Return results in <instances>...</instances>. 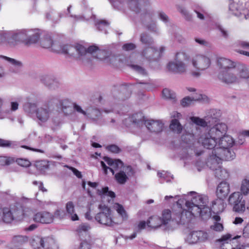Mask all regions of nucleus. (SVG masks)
I'll return each mask as SVG.
<instances>
[{"mask_svg":"<svg viewBox=\"0 0 249 249\" xmlns=\"http://www.w3.org/2000/svg\"><path fill=\"white\" fill-rule=\"evenodd\" d=\"M190 194L194 196L190 201L188 200L185 203L187 210H183L174 216L175 222L177 224H184L195 216L199 215L204 219L211 216V209L208 206V197L195 192H191Z\"/></svg>","mask_w":249,"mask_h":249,"instance_id":"nucleus-1","label":"nucleus"},{"mask_svg":"<svg viewBox=\"0 0 249 249\" xmlns=\"http://www.w3.org/2000/svg\"><path fill=\"white\" fill-rule=\"evenodd\" d=\"M228 127L224 123H219L214 125L210 129H207L203 132L198 140L196 141L194 135L190 133H186L181 136L182 141L188 144L189 147H194L198 143L207 149H212L217 147V138L227 132Z\"/></svg>","mask_w":249,"mask_h":249,"instance_id":"nucleus-2","label":"nucleus"},{"mask_svg":"<svg viewBox=\"0 0 249 249\" xmlns=\"http://www.w3.org/2000/svg\"><path fill=\"white\" fill-rule=\"evenodd\" d=\"M142 114L136 113L125 118L123 123L126 126L130 127L131 131L134 133L139 132L143 124L151 132L158 133L162 130L163 124L160 121L147 120L144 122Z\"/></svg>","mask_w":249,"mask_h":249,"instance_id":"nucleus-3","label":"nucleus"},{"mask_svg":"<svg viewBox=\"0 0 249 249\" xmlns=\"http://www.w3.org/2000/svg\"><path fill=\"white\" fill-rule=\"evenodd\" d=\"M234 141L231 136L223 134L217 138V147L212 151L209 158L213 160H231L234 159L235 153L231 150Z\"/></svg>","mask_w":249,"mask_h":249,"instance_id":"nucleus-4","label":"nucleus"},{"mask_svg":"<svg viewBox=\"0 0 249 249\" xmlns=\"http://www.w3.org/2000/svg\"><path fill=\"white\" fill-rule=\"evenodd\" d=\"M58 51L62 53H68L70 55L77 56L78 57L82 56L87 53H93L97 52V58L102 60H105L107 58V52L105 51L99 50L98 48L95 46H90L87 50L83 45L79 44H76L74 46L64 45Z\"/></svg>","mask_w":249,"mask_h":249,"instance_id":"nucleus-5","label":"nucleus"},{"mask_svg":"<svg viewBox=\"0 0 249 249\" xmlns=\"http://www.w3.org/2000/svg\"><path fill=\"white\" fill-rule=\"evenodd\" d=\"M191 62L195 70L192 71L190 74L195 78L200 76L201 72L209 69L212 65L210 57L208 54L201 53H194L191 56Z\"/></svg>","mask_w":249,"mask_h":249,"instance_id":"nucleus-6","label":"nucleus"},{"mask_svg":"<svg viewBox=\"0 0 249 249\" xmlns=\"http://www.w3.org/2000/svg\"><path fill=\"white\" fill-rule=\"evenodd\" d=\"M99 209L100 212L95 216V220L100 224L107 226H112L118 224L113 219L110 209L105 205H100Z\"/></svg>","mask_w":249,"mask_h":249,"instance_id":"nucleus-7","label":"nucleus"},{"mask_svg":"<svg viewBox=\"0 0 249 249\" xmlns=\"http://www.w3.org/2000/svg\"><path fill=\"white\" fill-rule=\"evenodd\" d=\"M241 236H236L232 237L230 234H226L222 235L220 238L216 241L217 246L220 249H249V245H238L234 246V240L240 238Z\"/></svg>","mask_w":249,"mask_h":249,"instance_id":"nucleus-8","label":"nucleus"},{"mask_svg":"<svg viewBox=\"0 0 249 249\" xmlns=\"http://www.w3.org/2000/svg\"><path fill=\"white\" fill-rule=\"evenodd\" d=\"M187 59V55L183 52L177 53L175 61L170 62L167 65V68L169 71L176 72L182 73L186 71L187 66L182 60Z\"/></svg>","mask_w":249,"mask_h":249,"instance_id":"nucleus-9","label":"nucleus"},{"mask_svg":"<svg viewBox=\"0 0 249 249\" xmlns=\"http://www.w3.org/2000/svg\"><path fill=\"white\" fill-rule=\"evenodd\" d=\"M220 116V113L215 109H212L204 119L197 117H192L190 119L193 123L197 125L205 127L208 125H211L216 123Z\"/></svg>","mask_w":249,"mask_h":249,"instance_id":"nucleus-10","label":"nucleus"},{"mask_svg":"<svg viewBox=\"0 0 249 249\" xmlns=\"http://www.w3.org/2000/svg\"><path fill=\"white\" fill-rule=\"evenodd\" d=\"M222 160L209 158L207 163V166L214 171L215 175L217 178L227 179L230 177V173L228 170L222 168L220 165Z\"/></svg>","mask_w":249,"mask_h":249,"instance_id":"nucleus-11","label":"nucleus"},{"mask_svg":"<svg viewBox=\"0 0 249 249\" xmlns=\"http://www.w3.org/2000/svg\"><path fill=\"white\" fill-rule=\"evenodd\" d=\"M105 162L101 161V165L103 168L104 172L106 174H107L109 172H111L114 175L115 171L123 168L124 170L123 162L119 160H113L108 157L104 158Z\"/></svg>","mask_w":249,"mask_h":249,"instance_id":"nucleus-12","label":"nucleus"},{"mask_svg":"<svg viewBox=\"0 0 249 249\" xmlns=\"http://www.w3.org/2000/svg\"><path fill=\"white\" fill-rule=\"evenodd\" d=\"M209 238L207 232L203 231H188L185 241L190 244H194L207 240Z\"/></svg>","mask_w":249,"mask_h":249,"instance_id":"nucleus-13","label":"nucleus"},{"mask_svg":"<svg viewBox=\"0 0 249 249\" xmlns=\"http://www.w3.org/2000/svg\"><path fill=\"white\" fill-rule=\"evenodd\" d=\"M217 78L221 82L228 85L239 83L235 68L228 71H219Z\"/></svg>","mask_w":249,"mask_h":249,"instance_id":"nucleus-14","label":"nucleus"},{"mask_svg":"<svg viewBox=\"0 0 249 249\" xmlns=\"http://www.w3.org/2000/svg\"><path fill=\"white\" fill-rule=\"evenodd\" d=\"M229 202L233 206V209L236 212H243L246 209L245 201L240 192H234L229 197Z\"/></svg>","mask_w":249,"mask_h":249,"instance_id":"nucleus-15","label":"nucleus"},{"mask_svg":"<svg viewBox=\"0 0 249 249\" xmlns=\"http://www.w3.org/2000/svg\"><path fill=\"white\" fill-rule=\"evenodd\" d=\"M216 64L218 68L219 71H223L234 69L236 66L235 62L231 59L218 57L216 60Z\"/></svg>","mask_w":249,"mask_h":249,"instance_id":"nucleus-16","label":"nucleus"},{"mask_svg":"<svg viewBox=\"0 0 249 249\" xmlns=\"http://www.w3.org/2000/svg\"><path fill=\"white\" fill-rule=\"evenodd\" d=\"M53 220L54 216L53 214L47 211L38 212L34 216L35 221L42 224L51 223Z\"/></svg>","mask_w":249,"mask_h":249,"instance_id":"nucleus-17","label":"nucleus"},{"mask_svg":"<svg viewBox=\"0 0 249 249\" xmlns=\"http://www.w3.org/2000/svg\"><path fill=\"white\" fill-rule=\"evenodd\" d=\"M28 30H22L15 33L10 39L9 43L10 45L14 46L18 42H23L26 44V41H27Z\"/></svg>","mask_w":249,"mask_h":249,"instance_id":"nucleus-18","label":"nucleus"},{"mask_svg":"<svg viewBox=\"0 0 249 249\" xmlns=\"http://www.w3.org/2000/svg\"><path fill=\"white\" fill-rule=\"evenodd\" d=\"M13 211L8 208H0V222L11 223L15 221Z\"/></svg>","mask_w":249,"mask_h":249,"instance_id":"nucleus-19","label":"nucleus"},{"mask_svg":"<svg viewBox=\"0 0 249 249\" xmlns=\"http://www.w3.org/2000/svg\"><path fill=\"white\" fill-rule=\"evenodd\" d=\"M239 82L243 80L249 79V66L240 64L237 67L235 66Z\"/></svg>","mask_w":249,"mask_h":249,"instance_id":"nucleus-20","label":"nucleus"},{"mask_svg":"<svg viewBox=\"0 0 249 249\" xmlns=\"http://www.w3.org/2000/svg\"><path fill=\"white\" fill-rule=\"evenodd\" d=\"M229 184L226 181L221 182L217 187L216 195L218 198H226L230 193Z\"/></svg>","mask_w":249,"mask_h":249,"instance_id":"nucleus-21","label":"nucleus"},{"mask_svg":"<svg viewBox=\"0 0 249 249\" xmlns=\"http://www.w3.org/2000/svg\"><path fill=\"white\" fill-rule=\"evenodd\" d=\"M194 101H207V97L204 95L199 94L193 96L192 97H186L181 102V105L184 107H188Z\"/></svg>","mask_w":249,"mask_h":249,"instance_id":"nucleus-22","label":"nucleus"},{"mask_svg":"<svg viewBox=\"0 0 249 249\" xmlns=\"http://www.w3.org/2000/svg\"><path fill=\"white\" fill-rule=\"evenodd\" d=\"M112 208L117 212L119 215L120 216V219L118 221L119 223H122L123 221L127 219V213L123 205L118 203H115L113 205Z\"/></svg>","mask_w":249,"mask_h":249,"instance_id":"nucleus-23","label":"nucleus"},{"mask_svg":"<svg viewBox=\"0 0 249 249\" xmlns=\"http://www.w3.org/2000/svg\"><path fill=\"white\" fill-rule=\"evenodd\" d=\"M90 229L88 224H82L80 225L76 230V235L81 239L89 236V231Z\"/></svg>","mask_w":249,"mask_h":249,"instance_id":"nucleus-24","label":"nucleus"},{"mask_svg":"<svg viewBox=\"0 0 249 249\" xmlns=\"http://www.w3.org/2000/svg\"><path fill=\"white\" fill-rule=\"evenodd\" d=\"M27 41H26V45H29L36 43L39 40V34L37 30H28Z\"/></svg>","mask_w":249,"mask_h":249,"instance_id":"nucleus-25","label":"nucleus"},{"mask_svg":"<svg viewBox=\"0 0 249 249\" xmlns=\"http://www.w3.org/2000/svg\"><path fill=\"white\" fill-rule=\"evenodd\" d=\"M224 198H218L212 203V209L216 213H221L223 211L226 203L224 202Z\"/></svg>","mask_w":249,"mask_h":249,"instance_id":"nucleus-26","label":"nucleus"},{"mask_svg":"<svg viewBox=\"0 0 249 249\" xmlns=\"http://www.w3.org/2000/svg\"><path fill=\"white\" fill-rule=\"evenodd\" d=\"M43 248L44 249H58V245L55 240L52 237L43 238Z\"/></svg>","mask_w":249,"mask_h":249,"instance_id":"nucleus-27","label":"nucleus"},{"mask_svg":"<svg viewBox=\"0 0 249 249\" xmlns=\"http://www.w3.org/2000/svg\"><path fill=\"white\" fill-rule=\"evenodd\" d=\"M37 119L41 122H45L50 117L49 111L42 107L37 108L36 113V116Z\"/></svg>","mask_w":249,"mask_h":249,"instance_id":"nucleus-28","label":"nucleus"},{"mask_svg":"<svg viewBox=\"0 0 249 249\" xmlns=\"http://www.w3.org/2000/svg\"><path fill=\"white\" fill-rule=\"evenodd\" d=\"M23 108L24 111L29 116L31 117H34L36 116V113L37 110V105L36 103L28 102L24 104Z\"/></svg>","mask_w":249,"mask_h":249,"instance_id":"nucleus-29","label":"nucleus"},{"mask_svg":"<svg viewBox=\"0 0 249 249\" xmlns=\"http://www.w3.org/2000/svg\"><path fill=\"white\" fill-rule=\"evenodd\" d=\"M97 194L101 198H105L106 197H110L113 198L115 197V193L112 191H109L107 187L102 188L101 189L96 190Z\"/></svg>","mask_w":249,"mask_h":249,"instance_id":"nucleus-30","label":"nucleus"},{"mask_svg":"<svg viewBox=\"0 0 249 249\" xmlns=\"http://www.w3.org/2000/svg\"><path fill=\"white\" fill-rule=\"evenodd\" d=\"M66 210L67 213L71 215V219L72 221L79 220L77 214L74 213V205L72 201H69L66 203Z\"/></svg>","mask_w":249,"mask_h":249,"instance_id":"nucleus-31","label":"nucleus"},{"mask_svg":"<svg viewBox=\"0 0 249 249\" xmlns=\"http://www.w3.org/2000/svg\"><path fill=\"white\" fill-rule=\"evenodd\" d=\"M163 225H167L172 221L175 222L174 217L172 218L171 212L170 210L166 209L162 211L161 217L160 218Z\"/></svg>","mask_w":249,"mask_h":249,"instance_id":"nucleus-32","label":"nucleus"},{"mask_svg":"<svg viewBox=\"0 0 249 249\" xmlns=\"http://www.w3.org/2000/svg\"><path fill=\"white\" fill-rule=\"evenodd\" d=\"M43 238L39 236H34L30 240V245L34 249L43 248Z\"/></svg>","mask_w":249,"mask_h":249,"instance_id":"nucleus-33","label":"nucleus"},{"mask_svg":"<svg viewBox=\"0 0 249 249\" xmlns=\"http://www.w3.org/2000/svg\"><path fill=\"white\" fill-rule=\"evenodd\" d=\"M160 218L157 216H153L147 221V226L152 228H157L162 225Z\"/></svg>","mask_w":249,"mask_h":249,"instance_id":"nucleus-34","label":"nucleus"},{"mask_svg":"<svg viewBox=\"0 0 249 249\" xmlns=\"http://www.w3.org/2000/svg\"><path fill=\"white\" fill-rule=\"evenodd\" d=\"M240 191L242 196L243 195L247 196L249 194V177L242 180L241 183Z\"/></svg>","mask_w":249,"mask_h":249,"instance_id":"nucleus-35","label":"nucleus"},{"mask_svg":"<svg viewBox=\"0 0 249 249\" xmlns=\"http://www.w3.org/2000/svg\"><path fill=\"white\" fill-rule=\"evenodd\" d=\"M170 128L174 132L180 133L182 126L177 119H172L170 124Z\"/></svg>","mask_w":249,"mask_h":249,"instance_id":"nucleus-36","label":"nucleus"},{"mask_svg":"<svg viewBox=\"0 0 249 249\" xmlns=\"http://www.w3.org/2000/svg\"><path fill=\"white\" fill-rule=\"evenodd\" d=\"M87 184L89 187L91 188L92 189H90L89 188H86V182L84 181H83L82 182V187L84 189L87 190L89 195L90 197H93L94 196V195L93 193H92V190L95 189L97 188V187L98 186V183L96 182L88 181L87 182Z\"/></svg>","mask_w":249,"mask_h":249,"instance_id":"nucleus-37","label":"nucleus"},{"mask_svg":"<svg viewBox=\"0 0 249 249\" xmlns=\"http://www.w3.org/2000/svg\"><path fill=\"white\" fill-rule=\"evenodd\" d=\"M15 217V221H19L23 220L27 214L25 213L24 210L20 208L13 211Z\"/></svg>","mask_w":249,"mask_h":249,"instance_id":"nucleus-38","label":"nucleus"},{"mask_svg":"<svg viewBox=\"0 0 249 249\" xmlns=\"http://www.w3.org/2000/svg\"><path fill=\"white\" fill-rule=\"evenodd\" d=\"M115 178L117 181L121 184H124L127 180L128 178L124 171H120L115 175Z\"/></svg>","mask_w":249,"mask_h":249,"instance_id":"nucleus-39","label":"nucleus"},{"mask_svg":"<svg viewBox=\"0 0 249 249\" xmlns=\"http://www.w3.org/2000/svg\"><path fill=\"white\" fill-rule=\"evenodd\" d=\"M164 50V48L162 47H160L159 50H156L153 47H148L143 52V55H146L147 53H152L154 56H160Z\"/></svg>","mask_w":249,"mask_h":249,"instance_id":"nucleus-40","label":"nucleus"},{"mask_svg":"<svg viewBox=\"0 0 249 249\" xmlns=\"http://www.w3.org/2000/svg\"><path fill=\"white\" fill-rule=\"evenodd\" d=\"M40 44L41 46L44 48H50L53 44V40L50 37H47L42 39Z\"/></svg>","mask_w":249,"mask_h":249,"instance_id":"nucleus-41","label":"nucleus"},{"mask_svg":"<svg viewBox=\"0 0 249 249\" xmlns=\"http://www.w3.org/2000/svg\"><path fill=\"white\" fill-rule=\"evenodd\" d=\"M75 249H91V244L86 239H81L79 245L76 246Z\"/></svg>","mask_w":249,"mask_h":249,"instance_id":"nucleus-42","label":"nucleus"},{"mask_svg":"<svg viewBox=\"0 0 249 249\" xmlns=\"http://www.w3.org/2000/svg\"><path fill=\"white\" fill-rule=\"evenodd\" d=\"M241 45L244 50H238L237 51V52L241 54L249 56V43L243 42L241 43Z\"/></svg>","mask_w":249,"mask_h":249,"instance_id":"nucleus-43","label":"nucleus"},{"mask_svg":"<svg viewBox=\"0 0 249 249\" xmlns=\"http://www.w3.org/2000/svg\"><path fill=\"white\" fill-rule=\"evenodd\" d=\"M162 96L165 99H172L175 97L173 91L168 89H164L162 90Z\"/></svg>","mask_w":249,"mask_h":249,"instance_id":"nucleus-44","label":"nucleus"},{"mask_svg":"<svg viewBox=\"0 0 249 249\" xmlns=\"http://www.w3.org/2000/svg\"><path fill=\"white\" fill-rule=\"evenodd\" d=\"M158 176L166 181H169L170 178H172L170 173L164 171L158 172Z\"/></svg>","mask_w":249,"mask_h":249,"instance_id":"nucleus-45","label":"nucleus"},{"mask_svg":"<svg viewBox=\"0 0 249 249\" xmlns=\"http://www.w3.org/2000/svg\"><path fill=\"white\" fill-rule=\"evenodd\" d=\"M14 161V159L11 158L0 157V164L1 165H9Z\"/></svg>","mask_w":249,"mask_h":249,"instance_id":"nucleus-46","label":"nucleus"},{"mask_svg":"<svg viewBox=\"0 0 249 249\" xmlns=\"http://www.w3.org/2000/svg\"><path fill=\"white\" fill-rule=\"evenodd\" d=\"M4 103L3 98L0 96V119H3L7 116V113L2 109Z\"/></svg>","mask_w":249,"mask_h":249,"instance_id":"nucleus-47","label":"nucleus"},{"mask_svg":"<svg viewBox=\"0 0 249 249\" xmlns=\"http://www.w3.org/2000/svg\"><path fill=\"white\" fill-rule=\"evenodd\" d=\"M147 226V222L144 221H140L135 228V230L138 233L141 232L142 230L145 229Z\"/></svg>","mask_w":249,"mask_h":249,"instance_id":"nucleus-48","label":"nucleus"},{"mask_svg":"<svg viewBox=\"0 0 249 249\" xmlns=\"http://www.w3.org/2000/svg\"><path fill=\"white\" fill-rule=\"evenodd\" d=\"M210 228L212 230L218 232L222 231L224 229L223 225L217 222H215L213 225L211 226Z\"/></svg>","mask_w":249,"mask_h":249,"instance_id":"nucleus-49","label":"nucleus"},{"mask_svg":"<svg viewBox=\"0 0 249 249\" xmlns=\"http://www.w3.org/2000/svg\"><path fill=\"white\" fill-rule=\"evenodd\" d=\"M36 166L40 171L44 170L49 168L48 163L46 161H41L38 162L37 163Z\"/></svg>","mask_w":249,"mask_h":249,"instance_id":"nucleus-50","label":"nucleus"},{"mask_svg":"<svg viewBox=\"0 0 249 249\" xmlns=\"http://www.w3.org/2000/svg\"><path fill=\"white\" fill-rule=\"evenodd\" d=\"M2 58H3L5 60L7 61L10 63L16 66L21 67L22 66V63L21 62L17 61L14 59L9 58L6 56H2Z\"/></svg>","mask_w":249,"mask_h":249,"instance_id":"nucleus-51","label":"nucleus"},{"mask_svg":"<svg viewBox=\"0 0 249 249\" xmlns=\"http://www.w3.org/2000/svg\"><path fill=\"white\" fill-rule=\"evenodd\" d=\"M17 163L22 167H28L30 165V162L26 159H19L17 160Z\"/></svg>","mask_w":249,"mask_h":249,"instance_id":"nucleus-52","label":"nucleus"},{"mask_svg":"<svg viewBox=\"0 0 249 249\" xmlns=\"http://www.w3.org/2000/svg\"><path fill=\"white\" fill-rule=\"evenodd\" d=\"M65 212L64 210L58 209L56 210L54 213V217H55L56 218H58L59 219H61L64 217L65 216Z\"/></svg>","mask_w":249,"mask_h":249,"instance_id":"nucleus-53","label":"nucleus"},{"mask_svg":"<svg viewBox=\"0 0 249 249\" xmlns=\"http://www.w3.org/2000/svg\"><path fill=\"white\" fill-rule=\"evenodd\" d=\"M242 235L244 238H249V222L244 226Z\"/></svg>","mask_w":249,"mask_h":249,"instance_id":"nucleus-54","label":"nucleus"},{"mask_svg":"<svg viewBox=\"0 0 249 249\" xmlns=\"http://www.w3.org/2000/svg\"><path fill=\"white\" fill-rule=\"evenodd\" d=\"M107 150L112 153H117L120 151L119 148L115 145H111L107 147Z\"/></svg>","mask_w":249,"mask_h":249,"instance_id":"nucleus-55","label":"nucleus"},{"mask_svg":"<svg viewBox=\"0 0 249 249\" xmlns=\"http://www.w3.org/2000/svg\"><path fill=\"white\" fill-rule=\"evenodd\" d=\"M137 233H138V232L135 230H134V232L132 234H131V235H124L123 237V238L124 239V240L126 241H127L129 240H132L133 239H134L135 238H136V237L137 236Z\"/></svg>","mask_w":249,"mask_h":249,"instance_id":"nucleus-56","label":"nucleus"},{"mask_svg":"<svg viewBox=\"0 0 249 249\" xmlns=\"http://www.w3.org/2000/svg\"><path fill=\"white\" fill-rule=\"evenodd\" d=\"M132 68L136 71L142 74H145L146 72L145 70L142 67L137 65H132Z\"/></svg>","mask_w":249,"mask_h":249,"instance_id":"nucleus-57","label":"nucleus"},{"mask_svg":"<svg viewBox=\"0 0 249 249\" xmlns=\"http://www.w3.org/2000/svg\"><path fill=\"white\" fill-rule=\"evenodd\" d=\"M135 45L133 43L125 44L123 46V50L125 51H130L134 49Z\"/></svg>","mask_w":249,"mask_h":249,"instance_id":"nucleus-58","label":"nucleus"},{"mask_svg":"<svg viewBox=\"0 0 249 249\" xmlns=\"http://www.w3.org/2000/svg\"><path fill=\"white\" fill-rule=\"evenodd\" d=\"M12 145V142L7 140L0 139V146L8 147Z\"/></svg>","mask_w":249,"mask_h":249,"instance_id":"nucleus-59","label":"nucleus"},{"mask_svg":"<svg viewBox=\"0 0 249 249\" xmlns=\"http://www.w3.org/2000/svg\"><path fill=\"white\" fill-rule=\"evenodd\" d=\"M141 41L142 43L145 44H151L152 40L151 38H149L147 36L143 35L141 36Z\"/></svg>","mask_w":249,"mask_h":249,"instance_id":"nucleus-60","label":"nucleus"},{"mask_svg":"<svg viewBox=\"0 0 249 249\" xmlns=\"http://www.w3.org/2000/svg\"><path fill=\"white\" fill-rule=\"evenodd\" d=\"M18 103L16 101H12L10 103V110L12 111H15L18 108Z\"/></svg>","mask_w":249,"mask_h":249,"instance_id":"nucleus-61","label":"nucleus"},{"mask_svg":"<svg viewBox=\"0 0 249 249\" xmlns=\"http://www.w3.org/2000/svg\"><path fill=\"white\" fill-rule=\"evenodd\" d=\"M109 25V23L105 21V20H102L100 21L97 24L98 28H99V30H102L103 27H107Z\"/></svg>","mask_w":249,"mask_h":249,"instance_id":"nucleus-62","label":"nucleus"},{"mask_svg":"<svg viewBox=\"0 0 249 249\" xmlns=\"http://www.w3.org/2000/svg\"><path fill=\"white\" fill-rule=\"evenodd\" d=\"M69 168L70 170H71L74 175H75L78 178H82V176L81 173L80 171L72 167H70Z\"/></svg>","mask_w":249,"mask_h":249,"instance_id":"nucleus-63","label":"nucleus"},{"mask_svg":"<svg viewBox=\"0 0 249 249\" xmlns=\"http://www.w3.org/2000/svg\"><path fill=\"white\" fill-rule=\"evenodd\" d=\"M74 108L75 110H76L78 112L81 113V114H83L84 116H87V113L86 112V111H85L84 110H83L82 108L80 106L76 105V104H74Z\"/></svg>","mask_w":249,"mask_h":249,"instance_id":"nucleus-64","label":"nucleus"}]
</instances>
